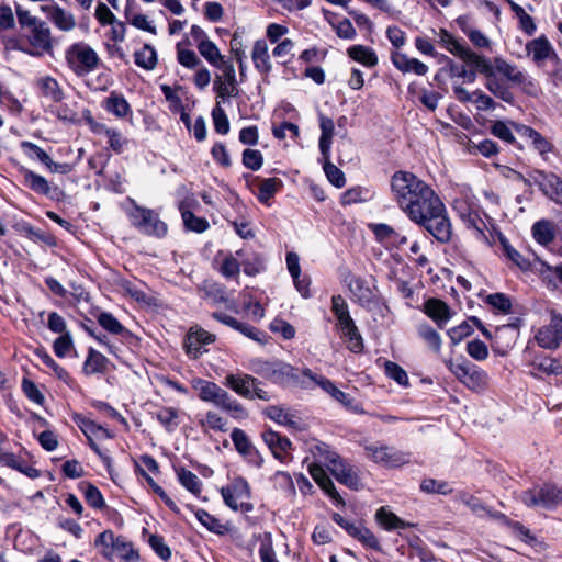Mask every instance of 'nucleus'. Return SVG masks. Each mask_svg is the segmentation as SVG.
Listing matches in <instances>:
<instances>
[{
  "instance_id": "56",
  "label": "nucleus",
  "mask_w": 562,
  "mask_h": 562,
  "mask_svg": "<svg viewBox=\"0 0 562 562\" xmlns=\"http://www.w3.org/2000/svg\"><path fill=\"white\" fill-rule=\"evenodd\" d=\"M177 474L181 485L188 491L193 494L201 492V481L193 472L181 468L177 471Z\"/></svg>"
},
{
  "instance_id": "54",
  "label": "nucleus",
  "mask_w": 562,
  "mask_h": 562,
  "mask_svg": "<svg viewBox=\"0 0 562 562\" xmlns=\"http://www.w3.org/2000/svg\"><path fill=\"white\" fill-rule=\"evenodd\" d=\"M178 417L179 411L173 407H162L156 413V418L168 431L178 427Z\"/></svg>"
},
{
  "instance_id": "61",
  "label": "nucleus",
  "mask_w": 562,
  "mask_h": 562,
  "mask_svg": "<svg viewBox=\"0 0 562 562\" xmlns=\"http://www.w3.org/2000/svg\"><path fill=\"white\" fill-rule=\"evenodd\" d=\"M418 334L435 352L440 351L441 338L434 328L429 325H422L418 328Z\"/></svg>"
},
{
  "instance_id": "20",
  "label": "nucleus",
  "mask_w": 562,
  "mask_h": 562,
  "mask_svg": "<svg viewBox=\"0 0 562 562\" xmlns=\"http://www.w3.org/2000/svg\"><path fill=\"white\" fill-rule=\"evenodd\" d=\"M257 379L249 374H227L224 385L245 398H254L252 389Z\"/></svg>"
},
{
  "instance_id": "5",
  "label": "nucleus",
  "mask_w": 562,
  "mask_h": 562,
  "mask_svg": "<svg viewBox=\"0 0 562 562\" xmlns=\"http://www.w3.org/2000/svg\"><path fill=\"white\" fill-rule=\"evenodd\" d=\"M131 204L127 216L135 228L145 235L158 238L167 234V224L159 218L158 214L153 210L138 206L133 200H131Z\"/></svg>"
},
{
  "instance_id": "45",
  "label": "nucleus",
  "mask_w": 562,
  "mask_h": 562,
  "mask_svg": "<svg viewBox=\"0 0 562 562\" xmlns=\"http://www.w3.org/2000/svg\"><path fill=\"white\" fill-rule=\"evenodd\" d=\"M109 360L101 352L90 349L85 361L83 370L87 374L104 372Z\"/></svg>"
},
{
  "instance_id": "43",
  "label": "nucleus",
  "mask_w": 562,
  "mask_h": 562,
  "mask_svg": "<svg viewBox=\"0 0 562 562\" xmlns=\"http://www.w3.org/2000/svg\"><path fill=\"white\" fill-rule=\"evenodd\" d=\"M7 467L14 469L26 476L34 479L40 475V472L37 469L29 465L25 461L18 458L15 454L5 452L3 453V462Z\"/></svg>"
},
{
  "instance_id": "41",
  "label": "nucleus",
  "mask_w": 562,
  "mask_h": 562,
  "mask_svg": "<svg viewBox=\"0 0 562 562\" xmlns=\"http://www.w3.org/2000/svg\"><path fill=\"white\" fill-rule=\"evenodd\" d=\"M135 64L146 70H153L157 65V53L155 48L145 44L139 50L134 54Z\"/></svg>"
},
{
  "instance_id": "38",
  "label": "nucleus",
  "mask_w": 562,
  "mask_h": 562,
  "mask_svg": "<svg viewBox=\"0 0 562 562\" xmlns=\"http://www.w3.org/2000/svg\"><path fill=\"white\" fill-rule=\"evenodd\" d=\"M462 60L473 66L475 70L485 76V78L490 77L495 69V60L493 64L490 63L485 57L474 53L470 48L462 57Z\"/></svg>"
},
{
  "instance_id": "59",
  "label": "nucleus",
  "mask_w": 562,
  "mask_h": 562,
  "mask_svg": "<svg viewBox=\"0 0 562 562\" xmlns=\"http://www.w3.org/2000/svg\"><path fill=\"white\" fill-rule=\"evenodd\" d=\"M191 385L198 392L199 398L206 403L217 386L216 383L201 378L193 379Z\"/></svg>"
},
{
  "instance_id": "32",
  "label": "nucleus",
  "mask_w": 562,
  "mask_h": 562,
  "mask_svg": "<svg viewBox=\"0 0 562 562\" xmlns=\"http://www.w3.org/2000/svg\"><path fill=\"white\" fill-rule=\"evenodd\" d=\"M531 233L538 244L548 246L555 237V225L549 220H540L533 223Z\"/></svg>"
},
{
  "instance_id": "47",
  "label": "nucleus",
  "mask_w": 562,
  "mask_h": 562,
  "mask_svg": "<svg viewBox=\"0 0 562 562\" xmlns=\"http://www.w3.org/2000/svg\"><path fill=\"white\" fill-rule=\"evenodd\" d=\"M95 546L100 547V553L108 560L114 557V549L116 546V538L111 530L101 532L95 539Z\"/></svg>"
},
{
  "instance_id": "48",
  "label": "nucleus",
  "mask_w": 562,
  "mask_h": 562,
  "mask_svg": "<svg viewBox=\"0 0 562 562\" xmlns=\"http://www.w3.org/2000/svg\"><path fill=\"white\" fill-rule=\"evenodd\" d=\"M439 37L442 46L451 54L458 56L461 59L469 49V47L465 44L458 41L456 37H453L450 33H448L445 30L440 31Z\"/></svg>"
},
{
  "instance_id": "51",
  "label": "nucleus",
  "mask_w": 562,
  "mask_h": 562,
  "mask_svg": "<svg viewBox=\"0 0 562 562\" xmlns=\"http://www.w3.org/2000/svg\"><path fill=\"white\" fill-rule=\"evenodd\" d=\"M200 54L213 66H221L223 56L217 46L210 40L198 44Z\"/></svg>"
},
{
  "instance_id": "25",
  "label": "nucleus",
  "mask_w": 562,
  "mask_h": 562,
  "mask_svg": "<svg viewBox=\"0 0 562 562\" xmlns=\"http://www.w3.org/2000/svg\"><path fill=\"white\" fill-rule=\"evenodd\" d=\"M265 414L282 426L293 429L301 427V418L282 406H269L265 409Z\"/></svg>"
},
{
  "instance_id": "11",
  "label": "nucleus",
  "mask_w": 562,
  "mask_h": 562,
  "mask_svg": "<svg viewBox=\"0 0 562 562\" xmlns=\"http://www.w3.org/2000/svg\"><path fill=\"white\" fill-rule=\"evenodd\" d=\"M495 74H499L513 85L521 87L527 92H532L535 83L527 72L520 70L516 65L508 63L504 58H495Z\"/></svg>"
},
{
  "instance_id": "22",
  "label": "nucleus",
  "mask_w": 562,
  "mask_h": 562,
  "mask_svg": "<svg viewBox=\"0 0 562 562\" xmlns=\"http://www.w3.org/2000/svg\"><path fill=\"white\" fill-rule=\"evenodd\" d=\"M104 110L117 119H126L132 115V109L123 94L112 91L102 102Z\"/></svg>"
},
{
  "instance_id": "52",
  "label": "nucleus",
  "mask_w": 562,
  "mask_h": 562,
  "mask_svg": "<svg viewBox=\"0 0 562 562\" xmlns=\"http://www.w3.org/2000/svg\"><path fill=\"white\" fill-rule=\"evenodd\" d=\"M195 517L207 530L214 533L223 535L226 531L225 526L220 521V519L215 518L204 509H198L195 512Z\"/></svg>"
},
{
  "instance_id": "17",
  "label": "nucleus",
  "mask_w": 562,
  "mask_h": 562,
  "mask_svg": "<svg viewBox=\"0 0 562 562\" xmlns=\"http://www.w3.org/2000/svg\"><path fill=\"white\" fill-rule=\"evenodd\" d=\"M526 52L537 65H542L546 60L558 57L552 44L544 35L528 42Z\"/></svg>"
},
{
  "instance_id": "39",
  "label": "nucleus",
  "mask_w": 562,
  "mask_h": 562,
  "mask_svg": "<svg viewBox=\"0 0 562 562\" xmlns=\"http://www.w3.org/2000/svg\"><path fill=\"white\" fill-rule=\"evenodd\" d=\"M37 86L42 93L54 102H60L64 99V91L55 78L43 77L37 81Z\"/></svg>"
},
{
  "instance_id": "35",
  "label": "nucleus",
  "mask_w": 562,
  "mask_h": 562,
  "mask_svg": "<svg viewBox=\"0 0 562 562\" xmlns=\"http://www.w3.org/2000/svg\"><path fill=\"white\" fill-rule=\"evenodd\" d=\"M213 317L216 321L238 330L246 337H249L254 340H259V338H258L259 331L255 327H252L246 323H241V322L237 321L236 318H234L225 313H221V312L214 313Z\"/></svg>"
},
{
  "instance_id": "31",
  "label": "nucleus",
  "mask_w": 562,
  "mask_h": 562,
  "mask_svg": "<svg viewBox=\"0 0 562 562\" xmlns=\"http://www.w3.org/2000/svg\"><path fill=\"white\" fill-rule=\"evenodd\" d=\"M375 519L378 524L387 531L406 529L411 526L409 522L404 521L386 507H380L376 510Z\"/></svg>"
},
{
  "instance_id": "16",
  "label": "nucleus",
  "mask_w": 562,
  "mask_h": 562,
  "mask_svg": "<svg viewBox=\"0 0 562 562\" xmlns=\"http://www.w3.org/2000/svg\"><path fill=\"white\" fill-rule=\"evenodd\" d=\"M41 10L58 30L63 32H70L76 27L77 23L75 15L58 4L42 5Z\"/></svg>"
},
{
  "instance_id": "53",
  "label": "nucleus",
  "mask_w": 562,
  "mask_h": 562,
  "mask_svg": "<svg viewBox=\"0 0 562 562\" xmlns=\"http://www.w3.org/2000/svg\"><path fill=\"white\" fill-rule=\"evenodd\" d=\"M181 216L186 228L194 233H204L210 227L206 218L198 217L191 211H182Z\"/></svg>"
},
{
  "instance_id": "7",
  "label": "nucleus",
  "mask_w": 562,
  "mask_h": 562,
  "mask_svg": "<svg viewBox=\"0 0 562 562\" xmlns=\"http://www.w3.org/2000/svg\"><path fill=\"white\" fill-rule=\"evenodd\" d=\"M225 504L233 510L251 512L254 506L249 502L250 487L243 477H237L231 484L221 488Z\"/></svg>"
},
{
  "instance_id": "21",
  "label": "nucleus",
  "mask_w": 562,
  "mask_h": 562,
  "mask_svg": "<svg viewBox=\"0 0 562 562\" xmlns=\"http://www.w3.org/2000/svg\"><path fill=\"white\" fill-rule=\"evenodd\" d=\"M261 375L266 376L274 383H282L285 381V378H291L301 384L302 387L311 389V383H308V380L305 378L300 380L295 374V369L288 363L276 362V367L272 372L261 371Z\"/></svg>"
},
{
  "instance_id": "12",
  "label": "nucleus",
  "mask_w": 562,
  "mask_h": 562,
  "mask_svg": "<svg viewBox=\"0 0 562 562\" xmlns=\"http://www.w3.org/2000/svg\"><path fill=\"white\" fill-rule=\"evenodd\" d=\"M20 147L30 159H37L53 173L68 175L72 171L70 164L55 162L43 148L32 142L23 140Z\"/></svg>"
},
{
  "instance_id": "24",
  "label": "nucleus",
  "mask_w": 562,
  "mask_h": 562,
  "mask_svg": "<svg viewBox=\"0 0 562 562\" xmlns=\"http://www.w3.org/2000/svg\"><path fill=\"white\" fill-rule=\"evenodd\" d=\"M265 442L270 448L274 458L282 462L286 461L288 451L291 449V441L274 431H267L262 435Z\"/></svg>"
},
{
  "instance_id": "3",
  "label": "nucleus",
  "mask_w": 562,
  "mask_h": 562,
  "mask_svg": "<svg viewBox=\"0 0 562 562\" xmlns=\"http://www.w3.org/2000/svg\"><path fill=\"white\" fill-rule=\"evenodd\" d=\"M65 60L69 69L78 77L87 76L98 69L101 64L97 52L85 42L71 44L65 50Z\"/></svg>"
},
{
  "instance_id": "10",
  "label": "nucleus",
  "mask_w": 562,
  "mask_h": 562,
  "mask_svg": "<svg viewBox=\"0 0 562 562\" xmlns=\"http://www.w3.org/2000/svg\"><path fill=\"white\" fill-rule=\"evenodd\" d=\"M537 344L544 349H557L562 344V315L550 311V323L543 325L535 335Z\"/></svg>"
},
{
  "instance_id": "34",
  "label": "nucleus",
  "mask_w": 562,
  "mask_h": 562,
  "mask_svg": "<svg viewBox=\"0 0 562 562\" xmlns=\"http://www.w3.org/2000/svg\"><path fill=\"white\" fill-rule=\"evenodd\" d=\"M319 127L322 131L319 137V150L323 158H330V147L335 131V125L331 119L324 115L321 116Z\"/></svg>"
},
{
  "instance_id": "36",
  "label": "nucleus",
  "mask_w": 562,
  "mask_h": 562,
  "mask_svg": "<svg viewBox=\"0 0 562 562\" xmlns=\"http://www.w3.org/2000/svg\"><path fill=\"white\" fill-rule=\"evenodd\" d=\"M350 58L362 64L366 67H374L378 64L375 52L363 45H353L347 50Z\"/></svg>"
},
{
  "instance_id": "44",
  "label": "nucleus",
  "mask_w": 562,
  "mask_h": 562,
  "mask_svg": "<svg viewBox=\"0 0 562 562\" xmlns=\"http://www.w3.org/2000/svg\"><path fill=\"white\" fill-rule=\"evenodd\" d=\"M531 366L548 375H559L562 373V364L560 361L547 356L536 357Z\"/></svg>"
},
{
  "instance_id": "50",
  "label": "nucleus",
  "mask_w": 562,
  "mask_h": 562,
  "mask_svg": "<svg viewBox=\"0 0 562 562\" xmlns=\"http://www.w3.org/2000/svg\"><path fill=\"white\" fill-rule=\"evenodd\" d=\"M199 424L205 430L212 429L215 431H226L227 430V422L220 414L213 411L206 412L204 417L200 419Z\"/></svg>"
},
{
  "instance_id": "30",
  "label": "nucleus",
  "mask_w": 562,
  "mask_h": 562,
  "mask_svg": "<svg viewBox=\"0 0 562 562\" xmlns=\"http://www.w3.org/2000/svg\"><path fill=\"white\" fill-rule=\"evenodd\" d=\"M215 406L228 413L233 418L236 419H243L248 416V413L244 406L237 400L233 398L226 390H223L222 395H220Z\"/></svg>"
},
{
  "instance_id": "57",
  "label": "nucleus",
  "mask_w": 562,
  "mask_h": 562,
  "mask_svg": "<svg viewBox=\"0 0 562 562\" xmlns=\"http://www.w3.org/2000/svg\"><path fill=\"white\" fill-rule=\"evenodd\" d=\"M353 538L359 540L364 547L373 549L375 551L381 550L380 542L374 533L362 525H359L352 535Z\"/></svg>"
},
{
  "instance_id": "33",
  "label": "nucleus",
  "mask_w": 562,
  "mask_h": 562,
  "mask_svg": "<svg viewBox=\"0 0 562 562\" xmlns=\"http://www.w3.org/2000/svg\"><path fill=\"white\" fill-rule=\"evenodd\" d=\"M258 192L256 193L257 199L262 203L268 205L269 201L274 196V194L283 187V182L279 178H267L259 179Z\"/></svg>"
},
{
  "instance_id": "15",
  "label": "nucleus",
  "mask_w": 562,
  "mask_h": 562,
  "mask_svg": "<svg viewBox=\"0 0 562 562\" xmlns=\"http://www.w3.org/2000/svg\"><path fill=\"white\" fill-rule=\"evenodd\" d=\"M518 329L513 324L496 327L492 340L494 352L505 356L515 346L518 338Z\"/></svg>"
},
{
  "instance_id": "23",
  "label": "nucleus",
  "mask_w": 562,
  "mask_h": 562,
  "mask_svg": "<svg viewBox=\"0 0 562 562\" xmlns=\"http://www.w3.org/2000/svg\"><path fill=\"white\" fill-rule=\"evenodd\" d=\"M393 65L402 72H413L417 76H424L428 71V66L423 61L411 58L403 53L395 52L391 56Z\"/></svg>"
},
{
  "instance_id": "46",
  "label": "nucleus",
  "mask_w": 562,
  "mask_h": 562,
  "mask_svg": "<svg viewBox=\"0 0 562 562\" xmlns=\"http://www.w3.org/2000/svg\"><path fill=\"white\" fill-rule=\"evenodd\" d=\"M349 289H350L352 295L355 296V299L361 305H366V304H369L370 302H372L373 293L370 290V288L366 284L364 280H362L360 278L352 279L349 283Z\"/></svg>"
},
{
  "instance_id": "4",
  "label": "nucleus",
  "mask_w": 562,
  "mask_h": 562,
  "mask_svg": "<svg viewBox=\"0 0 562 562\" xmlns=\"http://www.w3.org/2000/svg\"><path fill=\"white\" fill-rule=\"evenodd\" d=\"M519 499L527 507L552 510L562 506V486L555 483L538 484L524 491Z\"/></svg>"
},
{
  "instance_id": "37",
  "label": "nucleus",
  "mask_w": 562,
  "mask_h": 562,
  "mask_svg": "<svg viewBox=\"0 0 562 562\" xmlns=\"http://www.w3.org/2000/svg\"><path fill=\"white\" fill-rule=\"evenodd\" d=\"M485 88L495 97L499 98L501 100L507 103H512L514 100V95L510 92L509 88L502 79L497 77L495 72H493L490 77L486 78Z\"/></svg>"
},
{
  "instance_id": "63",
  "label": "nucleus",
  "mask_w": 562,
  "mask_h": 562,
  "mask_svg": "<svg viewBox=\"0 0 562 562\" xmlns=\"http://www.w3.org/2000/svg\"><path fill=\"white\" fill-rule=\"evenodd\" d=\"M214 128L218 134L226 135L229 132V121L225 111L217 104L212 110Z\"/></svg>"
},
{
  "instance_id": "29",
  "label": "nucleus",
  "mask_w": 562,
  "mask_h": 562,
  "mask_svg": "<svg viewBox=\"0 0 562 562\" xmlns=\"http://www.w3.org/2000/svg\"><path fill=\"white\" fill-rule=\"evenodd\" d=\"M215 406L228 413L233 418L236 419H243L248 416V413L244 406L237 400L233 398L226 390H223L222 395H220Z\"/></svg>"
},
{
  "instance_id": "42",
  "label": "nucleus",
  "mask_w": 562,
  "mask_h": 562,
  "mask_svg": "<svg viewBox=\"0 0 562 562\" xmlns=\"http://www.w3.org/2000/svg\"><path fill=\"white\" fill-rule=\"evenodd\" d=\"M499 243L504 255L514 265H516L522 271H527L530 269V261L527 258H525L518 250H516L504 236L499 237Z\"/></svg>"
},
{
  "instance_id": "26",
  "label": "nucleus",
  "mask_w": 562,
  "mask_h": 562,
  "mask_svg": "<svg viewBox=\"0 0 562 562\" xmlns=\"http://www.w3.org/2000/svg\"><path fill=\"white\" fill-rule=\"evenodd\" d=\"M251 59L255 68L261 74H269L272 69L270 61L269 47L265 40L255 42L251 50Z\"/></svg>"
},
{
  "instance_id": "27",
  "label": "nucleus",
  "mask_w": 562,
  "mask_h": 562,
  "mask_svg": "<svg viewBox=\"0 0 562 562\" xmlns=\"http://www.w3.org/2000/svg\"><path fill=\"white\" fill-rule=\"evenodd\" d=\"M20 172L23 176V183L29 189L35 193L52 196V187L43 176L37 175L25 167H21Z\"/></svg>"
},
{
  "instance_id": "19",
  "label": "nucleus",
  "mask_w": 562,
  "mask_h": 562,
  "mask_svg": "<svg viewBox=\"0 0 562 562\" xmlns=\"http://www.w3.org/2000/svg\"><path fill=\"white\" fill-rule=\"evenodd\" d=\"M214 339V335L202 328H191L184 342L187 352L191 357L198 358L202 353V348L213 342Z\"/></svg>"
},
{
  "instance_id": "28",
  "label": "nucleus",
  "mask_w": 562,
  "mask_h": 562,
  "mask_svg": "<svg viewBox=\"0 0 562 562\" xmlns=\"http://www.w3.org/2000/svg\"><path fill=\"white\" fill-rule=\"evenodd\" d=\"M425 313L432 318L439 327H442L451 318L449 306L438 299H429L426 301Z\"/></svg>"
},
{
  "instance_id": "64",
  "label": "nucleus",
  "mask_w": 562,
  "mask_h": 562,
  "mask_svg": "<svg viewBox=\"0 0 562 562\" xmlns=\"http://www.w3.org/2000/svg\"><path fill=\"white\" fill-rule=\"evenodd\" d=\"M232 441L236 448V450L244 456L247 451H249L254 445L249 440L246 432L239 428L233 429L231 434Z\"/></svg>"
},
{
  "instance_id": "6",
  "label": "nucleus",
  "mask_w": 562,
  "mask_h": 562,
  "mask_svg": "<svg viewBox=\"0 0 562 562\" xmlns=\"http://www.w3.org/2000/svg\"><path fill=\"white\" fill-rule=\"evenodd\" d=\"M445 363L451 373L468 389L473 391H481L486 386L488 375L477 366L467 360L459 362L446 360Z\"/></svg>"
},
{
  "instance_id": "60",
  "label": "nucleus",
  "mask_w": 562,
  "mask_h": 562,
  "mask_svg": "<svg viewBox=\"0 0 562 562\" xmlns=\"http://www.w3.org/2000/svg\"><path fill=\"white\" fill-rule=\"evenodd\" d=\"M259 557L261 562H279L272 546V538L270 533H263L259 537Z\"/></svg>"
},
{
  "instance_id": "13",
  "label": "nucleus",
  "mask_w": 562,
  "mask_h": 562,
  "mask_svg": "<svg viewBox=\"0 0 562 562\" xmlns=\"http://www.w3.org/2000/svg\"><path fill=\"white\" fill-rule=\"evenodd\" d=\"M26 37L31 45L29 54L32 56H42L44 53H47L53 48L52 32L44 21L27 30Z\"/></svg>"
},
{
  "instance_id": "18",
  "label": "nucleus",
  "mask_w": 562,
  "mask_h": 562,
  "mask_svg": "<svg viewBox=\"0 0 562 562\" xmlns=\"http://www.w3.org/2000/svg\"><path fill=\"white\" fill-rule=\"evenodd\" d=\"M514 127L520 137L530 142L533 149L537 150L543 159H547L546 156L552 151L553 146L546 137L532 127L524 124H514Z\"/></svg>"
},
{
  "instance_id": "55",
  "label": "nucleus",
  "mask_w": 562,
  "mask_h": 562,
  "mask_svg": "<svg viewBox=\"0 0 562 562\" xmlns=\"http://www.w3.org/2000/svg\"><path fill=\"white\" fill-rule=\"evenodd\" d=\"M98 323L102 328L113 335H121L127 333L125 327L111 314L102 312L98 315Z\"/></svg>"
},
{
  "instance_id": "62",
  "label": "nucleus",
  "mask_w": 562,
  "mask_h": 562,
  "mask_svg": "<svg viewBox=\"0 0 562 562\" xmlns=\"http://www.w3.org/2000/svg\"><path fill=\"white\" fill-rule=\"evenodd\" d=\"M243 165L252 170H259L263 165V156L258 149H245L243 151Z\"/></svg>"
},
{
  "instance_id": "49",
  "label": "nucleus",
  "mask_w": 562,
  "mask_h": 562,
  "mask_svg": "<svg viewBox=\"0 0 562 562\" xmlns=\"http://www.w3.org/2000/svg\"><path fill=\"white\" fill-rule=\"evenodd\" d=\"M114 554L124 560V562H137L139 559L138 552L134 549L133 544L123 537L116 538Z\"/></svg>"
},
{
  "instance_id": "2",
  "label": "nucleus",
  "mask_w": 562,
  "mask_h": 562,
  "mask_svg": "<svg viewBox=\"0 0 562 562\" xmlns=\"http://www.w3.org/2000/svg\"><path fill=\"white\" fill-rule=\"evenodd\" d=\"M312 462L307 465L308 473L317 485L333 499L342 503L331 479L324 468H327L335 479L350 488L358 490L361 485L358 473L345 462L328 445L318 442L311 447Z\"/></svg>"
},
{
  "instance_id": "1",
  "label": "nucleus",
  "mask_w": 562,
  "mask_h": 562,
  "mask_svg": "<svg viewBox=\"0 0 562 562\" xmlns=\"http://www.w3.org/2000/svg\"><path fill=\"white\" fill-rule=\"evenodd\" d=\"M391 190L400 209L407 217L424 227L439 243H448L452 227L440 198L422 179L408 171H396L391 178Z\"/></svg>"
},
{
  "instance_id": "40",
  "label": "nucleus",
  "mask_w": 562,
  "mask_h": 562,
  "mask_svg": "<svg viewBox=\"0 0 562 562\" xmlns=\"http://www.w3.org/2000/svg\"><path fill=\"white\" fill-rule=\"evenodd\" d=\"M461 220L468 229L473 232V235L481 240H485V222L480 217L475 211H469L468 213H461Z\"/></svg>"
},
{
  "instance_id": "58",
  "label": "nucleus",
  "mask_w": 562,
  "mask_h": 562,
  "mask_svg": "<svg viewBox=\"0 0 562 562\" xmlns=\"http://www.w3.org/2000/svg\"><path fill=\"white\" fill-rule=\"evenodd\" d=\"M324 159V171L327 179L337 188H342L346 184V178L344 172L334 164L330 162L329 158Z\"/></svg>"
},
{
  "instance_id": "9",
  "label": "nucleus",
  "mask_w": 562,
  "mask_h": 562,
  "mask_svg": "<svg viewBox=\"0 0 562 562\" xmlns=\"http://www.w3.org/2000/svg\"><path fill=\"white\" fill-rule=\"evenodd\" d=\"M529 180L539 187L541 192L555 204L562 205V179L552 172L535 169L529 173Z\"/></svg>"
},
{
  "instance_id": "14",
  "label": "nucleus",
  "mask_w": 562,
  "mask_h": 562,
  "mask_svg": "<svg viewBox=\"0 0 562 562\" xmlns=\"http://www.w3.org/2000/svg\"><path fill=\"white\" fill-rule=\"evenodd\" d=\"M303 378L308 380L311 383V389L313 385L319 386L324 392L329 394L334 400L344 404L345 406H349L351 404V398L349 394L339 390L330 380L323 375L315 374L311 369H304L302 371Z\"/></svg>"
},
{
  "instance_id": "8",
  "label": "nucleus",
  "mask_w": 562,
  "mask_h": 562,
  "mask_svg": "<svg viewBox=\"0 0 562 562\" xmlns=\"http://www.w3.org/2000/svg\"><path fill=\"white\" fill-rule=\"evenodd\" d=\"M368 459L385 468L402 467L409 461V453L382 443H371L364 447Z\"/></svg>"
}]
</instances>
